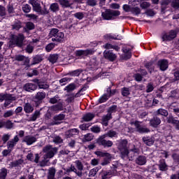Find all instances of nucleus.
<instances>
[{
	"instance_id": "2eb2a0df",
	"label": "nucleus",
	"mask_w": 179,
	"mask_h": 179,
	"mask_svg": "<svg viewBox=\"0 0 179 179\" xmlns=\"http://www.w3.org/2000/svg\"><path fill=\"white\" fill-rule=\"evenodd\" d=\"M50 111H52V113H57V111H62L64 110V104L62 102H59L56 105L52 106L49 108Z\"/></svg>"
},
{
	"instance_id": "c85d7f7f",
	"label": "nucleus",
	"mask_w": 179,
	"mask_h": 179,
	"mask_svg": "<svg viewBox=\"0 0 179 179\" xmlns=\"http://www.w3.org/2000/svg\"><path fill=\"white\" fill-rule=\"evenodd\" d=\"M65 35L62 32H57L55 38H52V41H62Z\"/></svg>"
},
{
	"instance_id": "5fc2aeb1",
	"label": "nucleus",
	"mask_w": 179,
	"mask_h": 179,
	"mask_svg": "<svg viewBox=\"0 0 179 179\" xmlns=\"http://www.w3.org/2000/svg\"><path fill=\"white\" fill-rule=\"evenodd\" d=\"M20 29H22V23L20 22H15L12 25V30L19 31Z\"/></svg>"
},
{
	"instance_id": "338daca9",
	"label": "nucleus",
	"mask_w": 179,
	"mask_h": 179,
	"mask_svg": "<svg viewBox=\"0 0 179 179\" xmlns=\"http://www.w3.org/2000/svg\"><path fill=\"white\" fill-rule=\"evenodd\" d=\"M1 139L3 141V143H6V142H8L9 139H10V134H3Z\"/></svg>"
},
{
	"instance_id": "423d86ee",
	"label": "nucleus",
	"mask_w": 179,
	"mask_h": 179,
	"mask_svg": "<svg viewBox=\"0 0 179 179\" xmlns=\"http://www.w3.org/2000/svg\"><path fill=\"white\" fill-rule=\"evenodd\" d=\"M106 138H107L106 136H101L97 141L99 145L103 146V148H111V146L113 145V141L106 140Z\"/></svg>"
},
{
	"instance_id": "dca6fc26",
	"label": "nucleus",
	"mask_w": 179,
	"mask_h": 179,
	"mask_svg": "<svg viewBox=\"0 0 179 179\" xmlns=\"http://www.w3.org/2000/svg\"><path fill=\"white\" fill-rule=\"evenodd\" d=\"M160 124H162V120L157 116H155L150 120V125L153 128H157Z\"/></svg>"
},
{
	"instance_id": "7c9ffc66",
	"label": "nucleus",
	"mask_w": 179,
	"mask_h": 179,
	"mask_svg": "<svg viewBox=\"0 0 179 179\" xmlns=\"http://www.w3.org/2000/svg\"><path fill=\"white\" fill-rule=\"evenodd\" d=\"M24 110L25 113L29 114L30 113H33V111H34V107L29 103H27L24 106Z\"/></svg>"
},
{
	"instance_id": "b1692460",
	"label": "nucleus",
	"mask_w": 179,
	"mask_h": 179,
	"mask_svg": "<svg viewBox=\"0 0 179 179\" xmlns=\"http://www.w3.org/2000/svg\"><path fill=\"white\" fill-rule=\"evenodd\" d=\"M158 166L160 171H167V170H169V166L164 159H161Z\"/></svg>"
},
{
	"instance_id": "4468645a",
	"label": "nucleus",
	"mask_w": 179,
	"mask_h": 179,
	"mask_svg": "<svg viewBox=\"0 0 179 179\" xmlns=\"http://www.w3.org/2000/svg\"><path fill=\"white\" fill-rule=\"evenodd\" d=\"M177 37V31L174 30H171L169 34H166L162 36L163 41H166V40L171 41L173 38H176Z\"/></svg>"
},
{
	"instance_id": "72a5a7b5",
	"label": "nucleus",
	"mask_w": 179,
	"mask_h": 179,
	"mask_svg": "<svg viewBox=\"0 0 179 179\" xmlns=\"http://www.w3.org/2000/svg\"><path fill=\"white\" fill-rule=\"evenodd\" d=\"M143 141L144 143L147 145V146H152V145H153V143H155V141L153 140V138L150 137H143Z\"/></svg>"
},
{
	"instance_id": "69168bd1",
	"label": "nucleus",
	"mask_w": 179,
	"mask_h": 179,
	"mask_svg": "<svg viewBox=\"0 0 179 179\" xmlns=\"http://www.w3.org/2000/svg\"><path fill=\"white\" fill-rule=\"evenodd\" d=\"M91 131L94 134H99L101 132V129L99 126H93L92 127H91Z\"/></svg>"
},
{
	"instance_id": "8fccbe9b",
	"label": "nucleus",
	"mask_w": 179,
	"mask_h": 179,
	"mask_svg": "<svg viewBox=\"0 0 179 179\" xmlns=\"http://www.w3.org/2000/svg\"><path fill=\"white\" fill-rule=\"evenodd\" d=\"M145 66L147 69H148V71L150 72H152V71H153V69H155V66H154L153 62H149L146 63Z\"/></svg>"
},
{
	"instance_id": "c03bdc74",
	"label": "nucleus",
	"mask_w": 179,
	"mask_h": 179,
	"mask_svg": "<svg viewBox=\"0 0 179 179\" xmlns=\"http://www.w3.org/2000/svg\"><path fill=\"white\" fill-rule=\"evenodd\" d=\"M35 99L38 101L43 100V99H45V92H38L35 96Z\"/></svg>"
},
{
	"instance_id": "0eeeda50",
	"label": "nucleus",
	"mask_w": 179,
	"mask_h": 179,
	"mask_svg": "<svg viewBox=\"0 0 179 179\" xmlns=\"http://www.w3.org/2000/svg\"><path fill=\"white\" fill-rule=\"evenodd\" d=\"M75 166H76V176H78V177H82L83 173V164L82 163V162L80 160H76L74 162Z\"/></svg>"
},
{
	"instance_id": "052dcab7",
	"label": "nucleus",
	"mask_w": 179,
	"mask_h": 179,
	"mask_svg": "<svg viewBox=\"0 0 179 179\" xmlns=\"http://www.w3.org/2000/svg\"><path fill=\"white\" fill-rule=\"evenodd\" d=\"M59 32V31L58 30V29H52L49 36L50 37H53L55 38V36H57V34Z\"/></svg>"
},
{
	"instance_id": "680f3d73",
	"label": "nucleus",
	"mask_w": 179,
	"mask_h": 179,
	"mask_svg": "<svg viewBox=\"0 0 179 179\" xmlns=\"http://www.w3.org/2000/svg\"><path fill=\"white\" fill-rule=\"evenodd\" d=\"M154 89H155V86L153 85V83H150L147 85L146 92L150 93L151 92H153Z\"/></svg>"
},
{
	"instance_id": "f3484780",
	"label": "nucleus",
	"mask_w": 179,
	"mask_h": 179,
	"mask_svg": "<svg viewBox=\"0 0 179 179\" xmlns=\"http://www.w3.org/2000/svg\"><path fill=\"white\" fill-rule=\"evenodd\" d=\"M103 57L106 59H108L109 61H115V59L117 58V55L114 54L111 51H107L105 50L103 52Z\"/></svg>"
},
{
	"instance_id": "09e8293b",
	"label": "nucleus",
	"mask_w": 179,
	"mask_h": 179,
	"mask_svg": "<svg viewBox=\"0 0 179 179\" xmlns=\"http://www.w3.org/2000/svg\"><path fill=\"white\" fill-rule=\"evenodd\" d=\"M65 172V174H68L69 173H75L76 174V167H75L73 165H71V167L69 169H64Z\"/></svg>"
},
{
	"instance_id": "bf43d9fd",
	"label": "nucleus",
	"mask_w": 179,
	"mask_h": 179,
	"mask_svg": "<svg viewBox=\"0 0 179 179\" xmlns=\"http://www.w3.org/2000/svg\"><path fill=\"white\" fill-rule=\"evenodd\" d=\"M4 127L7 129H12V128H13V124L10 120H8L6 122H4Z\"/></svg>"
},
{
	"instance_id": "864d4df0",
	"label": "nucleus",
	"mask_w": 179,
	"mask_h": 179,
	"mask_svg": "<svg viewBox=\"0 0 179 179\" xmlns=\"http://www.w3.org/2000/svg\"><path fill=\"white\" fill-rule=\"evenodd\" d=\"M38 86L39 89H48L50 87V85L45 83H41L40 81H38Z\"/></svg>"
},
{
	"instance_id": "58836bf2",
	"label": "nucleus",
	"mask_w": 179,
	"mask_h": 179,
	"mask_svg": "<svg viewBox=\"0 0 179 179\" xmlns=\"http://www.w3.org/2000/svg\"><path fill=\"white\" fill-rule=\"evenodd\" d=\"M157 115H162L163 117H167L169 112L166 109L159 108L156 112Z\"/></svg>"
},
{
	"instance_id": "0e129e2a",
	"label": "nucleus",
	"mask_w": 179,
	"mask_h": 179,
	"mask_svg": "<svg viewBox=\"0 0 179 179\" xmlns=\"http://www.w3.org/2000/svg\"><path fill=\"white\" fill-rule=\"evenodd\" d=\"M131 12L134 15H138L141 13V8L139 7H133L131 8Z\"/></svg>"
},
{
	"instance_id": "de8ad7c7",
	"label": "nucleus",
	"mask_w": 179,
	"mask_h": 179,
	"mask_svg": "<svg viewBox=\"0 0 179 179\" xmlns=\"http://www.w3.org/2000/svg\"><path fill=\"white\" fill-rule=\"evenodd\" d=\"M131 94V92L129 91V88L127 87H123L122 89V95L124 97H128Z\"/></svg>"
},
{
	"instance_id": "9d476101",
	"label": "nucleus",
	"mask_w": 179,
	"mask_h": 179,
	"mask_svg": "<svg viewBox=\"0 0 179 179\" xmlns=\"http://www.w3.org/2000/svg\"><path fill=\"white\" fill-rule=\"evenodd\" d=\"M139 155V149L134 148L132 150H127V155L125 157L124 159H129V160H133L135 156H138Z\"/></svg>"
},
{
	"instance_id": "6e6d98bb",
	"label": "nucleus",
	"mask_w": 179,
	"mask_h": 179,
	"mask_svg": "<svg viewBox=\"0 0 179 179\" xmlns=\"http://www.w3.org/2000/svg\"><path fill=\"white\" fill-rule=\"evenodd\" d=\"M6 16V8L3 6L0 5V17H5Z\"/></svg>"
},
{
	"instance_id": "a19ab883",
	"label": "nucleus",
	"mask_w": 179,
	"mask_h": 179,
	"mask_svg": "<svg viewBox=\"0 0 179 179\" xmlns=\"http://www.w3.org/2000/svg\"><path fill=\"white\" fill-rule=\"evenodd\" d=\"M50 10L54 13L58 12V10H59V5L57 3L50 4Z\"/></svg>"
},
{
	"instance_id": "37998d69",
	"label": "nucleus",
	"mask_w": 179,
	"mask_h": 179,
	"mask_svg": "<svg viewBox=\"0 0 179 179\" xmlns=\"http://www.w3.org/2000/svg\"><path fill=\"white\" fill-rule=\"evenodd\" d=\"M6 176H8V169L2 168L0 171V179L6 178Z\"/></svg>"
},
{
	"instance_id": "2f4dec72",
	"label": "nucleus",
	"mask_w": 179,
	"mask_h": 179,
	"mask_svg": "<svg viewBox=\"0 0 179 179\" xmlns=\"http://www.w3.org/2000/svg\"><path fill=\"white\" fill-rule=\"evenodd\" d=\"M103 136H106V138H118V133L115 131L110 130L108 131L106 134H103Z\"/></svg>"
},
{
	"instance_id": "aec40b11",
	"label": "nucleus",
	"mask_w": 179,
	"mask_h": 179,
	"mask_svg": "<svg viewBox=\"0 0 179 179\" xmlns=\"http://www.w3.org/2000/svg\"><path fill=\"white\" fill-rule=\"evenodd\" d=\"M157 65L162 71H166L169 68V62L166 59L159 60Z\"/></svg>"
},
{
	"instance_id": "6ab92c4d",
	"label": "nucleus",
	"mask_w": 179,
	"mask_h": 179,
	"mask_svg": "<svg viewBox=\"0 0 179 179\" xmlns=\"http://www.w3.org/2000/svg\"><path fill=\"white\" fill-rule=\"evenodd\" d=\"M109 97H111V89L108 88L106 90V94H104L100 99H99V103H106L109 99Z\"/></svg>"
},
{
	"instance_id": "c9c22d12",
	"label": "nucleus",
	"mask_w": 179,
	"mask_h": 179,
	"mask_svg": "<svg viewBox=\"0 0 179 179\" xmlns=\"http://www.w3.org/2000/svg\"><path fill=\"white\" fill-rule=\"evenodd\" d=\"M59 55L57 54L50 55L48 57L49 62H51V64H55L57 61H58Z\"/></svg>"
},
{
	"instance_id": "f257e3e1",
	"label": "nucleus",
	"mask_w": 179,
	"mask_h": 179,
	"mask_svg": "<svg viewBox=\"0 0 179 179\" xmlns=\"http://www.w3.org/2000/svg\"><path fill=\"white\" fill-rule=\"evenodd\" d=\"M29 3L33 6V10L38 13V15H48V9L44 7L43 10L41 5L38 3V0H29Z\"/></svg>"
},
{
	"instance_id": "e433bc0d",
	"label": "nucleus",
	"mask_w": 179,
	"mask_h": 179,
	"mask_svg": "<svg viewBox=\"0 0 179 179\" xmlns=\"http://www.w3.org/2000/svg\"><path fill=\"white\" fill-rule=\"evenodd\" d=\"M101 169V166L95 167L90 171L89 177H94L99 171Z\"/></svg>"
},
{
	"instance_id": "bb28decb",
	"label": "nucleus",
	"mask_w": 179,
	"mask_h": 179,
	"mask_svg": "<svg viewBox=\"0 0 179 179\" xmlns=\"http://www.w3.org/2000/svg\"><path fill=\"white\" fill-rule=\"evenodd\" d=\"M76 1V0H59L60 5L62 6H65L68 8L71 6V5L73 4V2Z\"/></svg>"
},
{
	"instance_id": "cd10ccee",
	"label": "nucleus",
	"mask_w": 179,
	"mask_h": 179,
	"mask_svg": "<svg viewBox=\"0 0 179 179\" xmlns=\"http://www.w3.org/2000/svg\"><path fill=\"white\" fill-rule=\"evenodd\" d=\"M136 164H138V166H143L144 164H146V157L145 156H139L136 159Z\"/></svg>"
},
{
	"instance_id": "20e7f679",
	"label": "nucleus",
	"mask_w": 179,
	"mask_h": 179,
	"mask_svg": "<svg viewBox=\"0 0 179 179\" xmlns=\"http://www.w3.org/2000/svg\"><path fill=\"white\" fill-rule=\"evenodd\" d=\"M120 15H121V13L119 10L111 9H106L101 13L103 20H111L113 19L114 16H120Z\"/></svg>"
},
{
	"instance_id": "a211bd4d",
	"label": "nucleus",
	"mask_w": 179,
	"mask_h": 179,
	"mask_svg": "<svg viewBox=\"0 0 179 179\" xmlns=\"http://www.w3.org/2000/svg\"><path fill=\"white\" fill-rule=\"evenodd\" d=\"M15 61H19V62H23V65H27L28 66L29 64H30V59H29V57H26L23 55H16L15 57Z\"/></svg>"
},
{
	"instance_id": "9b49d317",
	"label": "nucleus",
	"mask_w": 179,
	"mask_h": 179,
	"mask_svg": "<svg viewBox=\"0 0 179 179\" xmlns=\"http://www.w3.org/2000/svg\"><path fill=\"white\" fill-rule=\"evenodd\" d=\"M19 136H15L14 138L7 142V148L8 149H10L13 150L14 148L17 145L19 142Z\"/></svg>"
},
{
	"instance_id": "4c0bfd02",
	"label": "nucleus",
	"mask_w": 179,
	"mask_h": 179,
	"mask_svg": "<svg viewBox=\"0 0 179 179\" xmlns=\"http://www.w3.org/2000/svg\"><path fill=\"white\" fill-rule=\"evenodd\" d=\"M145 107L149 108L150 107H152L153 106V98L147 96L145 98Z\"/></svg>"
},
{
	"instance_id": "c756f323",
	"label": "nucleus",
	"mask_w": 179,
	"mask_h": 179,
	"mask_svg": "<svg viewBox=\"0 0 179 179\" xmlns=\"http://www.w3.org/2000/svg\"><path fill=\"white\" fill-rule=\"evenodd\" d=\"M76 89V85L75 83H70L69 85L66 86L64 89V92L67 93H71Z\"/></svg>"
},
{
	"instance_id": "473e14b6",
	"label": "nucleus",
	"mask_w": 179,
	"mask_h": 179,
	"mask_svg": "<svg viewBox=\"0 0 179 179\" xmlns=\"http://www.w3.org/2000/svg\"><path fill=\"white\" fill-rule=\"evenodd\" d=\"M100 176L101 179H109L111 178V172H108L107 171H102L100 172Z\"/></svg>"
},
{
	"instance_id": "774afa93",
	"label": "nucleus",
	"mask_w": 179,
	"mask_h": 179,
	"mask_svg": "<svg viewBox=\"0 0 179 179\" xmlns=\"http://www.w3.org/2000/svg\"><path fill=\"white\" fill-rule=\"evenodd\" d=\"M172 8L179 9V0H173L171 3Z\"/></svg>"
},
{
	"instance_id": "7ed1b4c3",
	"label": "nucleus",
	"mask_w": 179,
	"mask_h": 179,
	"mask_svg": "<svg viewBox=\"0 0 179 179\" xmlns=\"http://www.w3.org/2000/svg\"><path fill=\"white\" fill-rule=\"evenodd\" d=\"M43 152L45 154V159H52V157L57 155L58 149H57V148H53L52 145H47L43 148Z\"/></svg>"
},
{
	"instance_id": "3c124183",
	"label": "nucleus",
	"mask_w": 179,
	"mask_h": 179,
	"mask_svg": "<svg viewBox=\"0 0 179 179\" xmlns=\"http://www.w3.org/2000/svg\"><path fill=\"white\" fill-rule=\"evenodd\" d=\"M80 73H82V70L80 69H77L75 71H73L71 72H69L68 73V75H69L70 76H79V75H80Z\"/></svg>"
},
{
	"instance_id": "6e6552de",
	"label": "nucleus",
	"mask_w": 179,
	"mask_h": 179,
	"mask_svg": "<svg viewBox=\"0 0 179 179\" xmlns=\"http://www.w3.org/2000/svg\"><path fill=\"white\" fill-rule=\"evenodd\" d=\"M94 54V49H87V50H79L76 52V55L77 57H82L83 55L84 57H87V55H93Z\"/></svg>"
},
{
	"instance_id": "393cba45",
	"label": "nucleus",
	"mask_w": 179,
	"mask_h": 179,
	"mask_svg": "<svg viewBox=\"0 0 179 179\" xmlns=\"http://www.w3.org/2000/svg\"><path fill=\"white\" fill-rule=\"evenodd\" d=\"M122 51L124 52V55L122 56L123 59H129L132 57L131 50L123 48Z\"/></svg>"
},
{
	"instance_id": "ddd939ff",
	"label": "nucleus",
	"mask_w": 179,
	"mask_h": 179,
	"mask_svg": "<svg viewBox=\"0 0 179 179\" xmlns=\"http://www.w3.org/2000/svg\"><path fill=\"white\" fill-rule=\"evenodd\" d=\"M134 125L137 132H139L140 134H148V132H150L149 129L142 127L141 123H139V121H136Z\"/></svg>"
},
{
	"instance_id": "4be33fe9",
	"label": "nucleus",
	"mask_w": 179,
	"mask_h": 179,
	"mask_svg": "<svg viewBox=\"0 0 179 179\" xmlns=\"http://www.w3.org/2000/svg\"><path fill=\"white\" fill-rule=\"evenodd\" d=\"M76 135H79V129H71L66 132V138H72V136H75Z\"/></svg>"
},
{
	"instance_id": "39448f33",
	"label": "nucleus",
	"mask_w": 179,
	"mask_h": 179,
	"mask_svg": "<svg viewBox=\"0 0 179 179\" xmlns=\"http://www.w3.org/2000/svg\"><path fill=\"white\" fill-rule=\"evenodd\" d=\"M117 149H119L120 152L122 159H125L128 153V141L120 140L117 145Z\"/></svg>"
},
{
	"instance_id": "412c9836",
	"label": "nucleus",
	"mask_w": 179,
	"mask_h": 179,
	"mask_svg": "<svg viewBox=\"0 0 179 179\" xmlns=\"http://www.w3.org/2000/svg\"><path fill=\"white\" fill-rule=\"evenodd\" d=\"M23 89L26 92H34L37 89V85L28 83L24 85Z\"/></svg>"
},
{
	"instance_id": "79ce46f5",
	"label": "nucleus",
	"mask_w": 179,
	"mask_h": 179,
	"mask_svg": "<svg viewBox=\"0 0 179 179\" xmlns=\"http://www.w3.org/2000/svg\"><path fill=\"white\" fill-rule=\"evenodd\" d=\"M104 48H106L107 50L113 49V50H115V51H120V47H118L117 45H113L110 43H106L104 45Z\"/></svg>"
},
{
	"instance_id": "a18cd8bd",
	"label": "nucleus",
	"mask_w": 179,
	"mask_h": 179,
	"mask_svg": "<svg viewBox=\"0 0 179 179\" xmlns=\"http://www.w3.org/2000/svg\"><path fill=\"white\" fill-rule=\"evenodd\" d=\"M41 61H43V57H41L40 55H36V57H34L33 58L32 65H36L37 64H40V62H41Z\"/></svg>"
},
{
	"instance_id": "1a4fd4ad",
	"label": "nucleus",
	"mask_w": 179,
	"mask_h": 179,
	"mask_svg": "<svg viewBox=\"0 0 179 179\" xmlns=\"http://www.w3.org/2000/svg\"><path fill=\"white\" fill-rule=\"evenodd\" d=\"M65 120V115L59 114L53 117V120L51 122V125H59Z\"/></svg>"
},
{
	"instance_id": "e2e57ef3",
	"label": "nucleus",
	"mask_w": 179,
	"mask_h": 179,
	"mask_svg": "<svg viewBox=\"0 0 179 179\" xmlns=\"http://www.w3.org/2000/svg\"><path fill=\"white\" fill-rule=\"evenodd\" d=\"M22 10L24 13H29L31 10V7L29 4H24L22 6Z\"/></svg>"
},
{
	"instance_id": "603ef678",
	"label": "nucleus",
	"mask_w": 179,
	"mask_h": 179,
	"mask_svg": "<svg viewBox=\"0 0 179 179\" xmlns=\"http://www.w3.org/2000/svg\"><path fill=\"white\" fill-rule=\"evenodd\" d=\"M37 118H40V111L36 110L32 116L30 117L31 121H36Z\"/></svg>"
},
{
	"instance_id": "f704fd0d",
	"label": "nucleus",
	"mask_w": 179,
	"mask_h": 179,
	"mask_svg": "<svg viewBox=\"0 0 179 179\" xmlns=\"http://www.w3.org/2000/svg\"><path fill=\"white\" fill-rule=\"evenodd\" d=\"M49 103H50V104H57V103H62V101H61L59 96L56 95L54 97L50 99Z\"/></svg>"
},
{
	"instance_id": "f03ea898",
	"label": "nucleus",
	"mask_w": 179,
	"mask_h": 179,
	"mask_svg": "<svg viewBox=\"0 0 179 179\" xmlns=\"http://www.w3.org/2000/svg\"><path fill=\"white\" fill-rule=\"evenodd\" d=\"M24 41V35L19 34L18 35H12L10 39V45H17V47H22Z\"/></svg>"
},
{
	"instance_id": "f8f14e48",
	"label": "nucleus",
	"mask_w": 179,
	"mask_h": 179,
	"mask_svg": "<svg viewBox=\"0 0 179 179\" xmlns=\"http://www.w3.org/2000/svg\"><path fill=\"white\" fill-rule=\"evenodd\" d=\"M22 142L26 143L28 146H30L35 142H37V138L35 136L28 135L23 138Z\"/></svg>"
},
{
	"instance_id": "13d9d810",
	"label": "nucleus",
	"mask_w": 179,
	"mask_h": 179,
	"mask_svg": "<svg viewBox=\"0 0 179 179\" xmlns=\"http://www.w3.org/2000/svg\"><path fill=\"white\" fill-rule=\"evenodd\" d=\"M23 163V161L22 159H18L17 161L13 162L10 163L11 167H17L18 166H20Z\"/></svg>"
},
{
	"instance_id": "4d7b16f0",
	"label": "nucleus",
	"mask_w": 179,
	"mask_h": 179,
	"mask_svg": "<svg viewBox=\"0 0 179 179\" xmlns=\"http://www.w3.org/2000/svg\"><path fill=\"white\" fill-rule=\"evenodd\" d=\"M59 82L61 84V86H65V85H66V82H71V78L68 77L63 78L60 79Z\"/></svg>"
},
{
	"instance_id": "49530a36",
	"label": "nucleus",
	"mask_w": 179,
	"mask_h": 179,
	"mask_svg": "<svg viewBox=\"0 0 179 179\" xmlns=\"http://www.w3.org/2000/svg\"><path fill=\"white\" fill-rule=\"evenodd\" d=\"M94 136L92 134H87L84 136L83 142H90L93 141Z\"/></svg>"
},
{
	"instance_id": "ea45409f",
	"label": "nucleus",
	"mask_w": 179,
	"mask_h": 179,
	"mask_svg": "<svg viewBox=\"0 0 179 179\" xmlns=\"http://www.w3.org/2000/svg\"><path fill=\"white\" fill-rule=\"evenodd\" d=\"M111 118H113V117L111 116V113H108L106 115L102 117V121L106 127L108 125V121H110Z\"/></svg>"
},
{
	"instance_id": "a878e982",
	"label": "nucleus",
	"mask_w": 179,
	"mask_h": 179,
	"mask_svg": "<svg viewBox=\"0 0 179 179\" xmlns=\"http://www.w3.org/2000/svg\"><path fill=\"white\" fill-rule=\"evenodd\" d=\"M95 155H96L98 157H106L107 159H111V154L107 152L96 151Z\"/></svg>"
},
{
	"instance_id": "5701e85b",
	"label": "nucleus",
	"mask_w": 179,
	"mask_h": 179,
	"mask_svg": "<svg viewBox=\"0 0 179 179\" xmlns=\"http://www.w3.org/2000/svg\"><path fill=\"white\" fill-rule=\"evenodd\" d=\"M94 117H95L94 114H93L92 113H86L85 115H84L83 116L82 122H83V121L85 122H89V121H92V120H93V118H94Z\"/></svg>"
}]
</instances>
